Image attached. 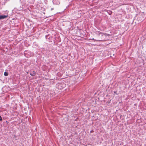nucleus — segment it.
Masks as SVG:
<instances>
[{
  "mask_svg": "<svg viewBox=\"0 0 146 146\" xmlns=\"http://www.w3.org/2000/svg\"><path fill=\"white\" fill-rule=\"evenodd\" d=\"M36 72L35 71H32L30 73V74L32 76H34L35 75Z\"/></svg>",
  "mask_w": 146,
  "mask_h": 146,
  "instance_id": "obj_2",
  "label": "nucleus"
},
{
  "mask_svg": "<svg viewBox=\"0 0 146 146\" xmlns=\"http://www.w3.org/2000/svg\"><path fill=\"white\" fill-rule=\"evenodd\" d=\"M8 17V15H0V20L4 19Z\"/></svg>",
  "mask_w": 146,
  "mask_h": 146,
  "instance_id": "obj_1",
  "label": "nucleus"
},
{
  "mask_svg": "<svg viewBox=\"0 0 146 146\" xmlns=\"http://www.w3.org/2000/svg\"><path fill=\"white\" fill-rule=\"evenodd\" d=\"M4 75L5 76H7L8 75V72H4Z\"/></svg>",
  "mask_w": 146,
  "mask_h": 146,
  "instance_id": "obj_3",
  "label": "nucleus"
},
{
  "mask_svg": "<svg viewBox=\"0 0 146 146\" xmlns=\"http://www.w3.org/2000/svg\"><path fill=\"white\" fill-rule=\"evenodd\" d=\"M93 131H91V132H93Z\"/></svg>",
  "mask_w": 146,
  "mask_h": 146,
  "instance_id": "obj_4",
  "label": "nucleus"
},
{
  "mask_svg": "<svg viewBox=\"0 0 146 146\" xmlns=\"http://www.w3.org/2000/svg\"><path fill=\"white\" fill-rule=\"evenodd\" d=\"M92 40H94V38H93L92 39Z\"/></svg>",
  "mask_w": 146,
  "mask_h": 146,
  "instance_id": "obj_5",
  "label": "nucleus"
}]
</instances>
